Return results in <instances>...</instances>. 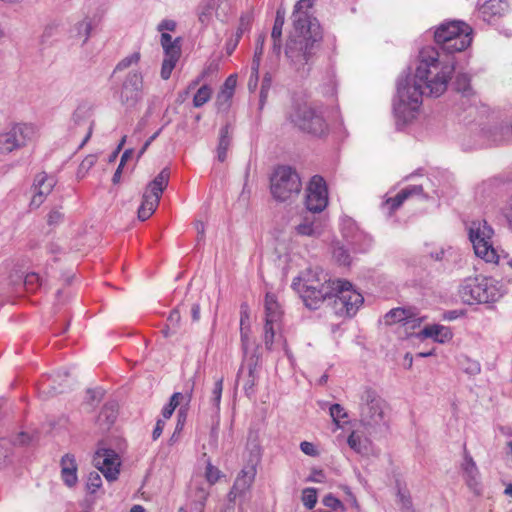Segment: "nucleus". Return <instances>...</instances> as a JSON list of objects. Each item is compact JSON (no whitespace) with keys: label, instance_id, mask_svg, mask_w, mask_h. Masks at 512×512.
<instances>
[{"label":"nucleus","instance_id":"nucleus-1","mask_svg":"<svg viewBox=\"0 0 512 512\" xmlns=\"http://www.w3.org/2000/svg\"><path fill=\"white\" fill-rule=\"evenodd\" d=\"M455 70L453 63H443L439 53L427 47L420 52V63L413 77L399 80L393 111L397 126L412 121L422 103L424 95L438 97L445 92Z\"/></svg>","mask_w":512,"mask_h":512},{"label":"nucleus","instance_id":"nucleus-2","mask_svg":"<svg viewBox=\"0 0 512 512\" xmlns=\"http://www.w3.org/2000/svg\"><path fill=\"white\" fill-rule=\"evenodd\" d=\"M313 5L314 0H299L295 4L292 13L294 32L285 49L290 67L301 76L309 72L323 37L318 20L310 13Z\"/></svg>","mask_w":512,"mask_h":512},{"label":"nucleus","instance_id":"nucleus-3","mask_svg":"<svg viewBox=\"0 0 512 512\" xmlns=\"http://www.w3.org/2000/svg\"><path fill=\"white\" fill-rule=\"evenodd\" d=\"M324 285L338 287V294H335V299L332 301V309L337 316L352 317L363 304V296L353 289L350 282L340 279L331 280L319 268L306 269L292 283L296 291L320 289Z\"/></svg>","mask_w":512,"mask_h":512},{"label":"nucleus","instance_id":"nucleus-4","mask_svg":"<svg viewBox=\"0 0 512 512\" xmlns=\"http://www.w3.org/2000/svg\"><path fill=\"white\" fill-rule=\"evenodd\" d=\"M434 38L445 52H461L472 42V28L462 21L443 23L435 31Z\"/></svg>","mask_w":512,"mask_h":512},{"label":"nucleus","instance_id":"nucleus-5","mask_svg":"<svg viewBox=\"0 0 512 512\" xmlns=\"http://www.w3.org/2000/svg\"><path fill=\"white\" fill-rule=\"evenodd\" d=\"M302 190L298 172L290 166H278L270 178V191L277 202H292Z\"/></svg>","mask_w":512,"mask_h":512},{"label":"nucleus","instance_id":"nucleus-6","mask_svg":"<svg viewBox=\"0 0 512 512\" xmlns=\"http://www.w3.org/2000/svg\"><path fill=\"white\" fill-rule=\"evenodd\" d=\"M288 117L300 130L314 136H323L328 130L323 109L306 102L294 104Z\"/></svg>","mask_w":512,"mask_h":512},{"label":"nucleus","instance_id":"nucleus-7","mask_svg":"<svg viewBox=\"0 0 512 512\" xmlns=\"http://www.w3.org/2000/svg\"><path fill=\"white\" fill-rule=\"evenodd\" d=\"M459 294L467 304L495 302L501 297L497 282L483 276L470 277L463 281Z\"/></svg>","mask_w":512,"mask_h":512},{"label":"nucleus","instance_id":"nucleus-8","mask_svg":"<svg viewBox=\"0 0 512 512\" xmlns=\"http://www.w3.org/2000/svg\"><path fill=\"white\" fill-rule=\"evenodd\" d=\"M38 136L36 126L28 123H15L0 133V152L11 153L19 150Z\"/></svg>","mask_w":512,"mask_h":512},{"label":"nucleus","instance_id":"nucleus-9","mask_svg":"<svg viewBox=\"0 0 512 512\" xmlns=\"http://www.w3.org/2000/svg\"><path fill=\"white\" fill-rule=\"evenodd\" d=\"M170 171L164 168L161 172L146 186L142 203L138 208V218L141 221L147 220L156 210L163 191L168 186Z\"/></svg>","mask_w":512,"mask_h":512},{"label":"nucleus","instance_id":"nucleus-10","mask_svg":"<svg viewBox=\"0 0 512 512\" xmlns=\"http://www.w3.org/2000/svg\"><path fill=\"white\" fill-rule=\"evenodd\" d=\"M359 415L364 426H376L384 418V400L372 388L365 387L359 395Z\"/></svg>","mask_w":512,"mask_h":512},{"label":"nucleus","instance_id":"nucleus-11","mask_svg":"<svg viewBox=\"0 0 512 512\" xmlns=\"http://www.w3.org/2000/svg\"><path fill=\"white\" fill-rule=\"evenodd\" d=\"M256 473L254 465L246 466L239 472L227 495L228 504L224 512H234L236 502H238L239 509L242 510V504L251 490Z\"/></svg>","mask_w":512,"mask_h":512},{"label":"nucleus","instance_id":"nucleus-12","mask_svg":"<svg viewBox=\"0 0 512 512\" xmlns=\"http://www.w3.org/2000/svg\"><path fill=\"white\" fill-rule=\"evenodd\" d=\"M468 232L475 254L483 260L493 259L494 248L491 242L493 229L487 222L485 220L471 222Z\"/></svg>","mask_w":512,"mask_h":512},{"label":"nucleus","instance_id":"nucleus-13","mask_svg":"<svg viewBox=\"0 0 512 512\" xmlns=\"http://www.w3.org/2000/svg\"><path fill=\"white\" fill-rule=\"evenodd\" d=\"M264 307V343L267 349H271L274 342L275 331L279 327V323L282 318V310L276 296L272 293L266 294Z\"/></svg>","mask_w":512,"mask_h":512},{"label":"nucleus","instance_id":"nucleus-14","mask_svg":"<svg viewBox=\"0 0 512 512\" xmlns=\"http://www.w3.org/2000/svg\"><path fill=\"white\" fill-rule=\"evenodd\" d=\"M161 46L164 51V59L161 67V78L168 80L181 56V38L172 39L166 32L161 34Z\"/></svg>","mask_w":512,"mask_h":512},{"label":"nucleus","instance_id":"nucleus-15","mask_svg":"<svg viewBox=\"0 0 512 512\" xmlns=\"http://www.w3.org/2000/svg\"><path fill=\"white\" fill-rule=\"evenodd\" d=\"M143 75L138 70L129 72L119 90V100L123 105L133 107L141 99Z\"/></svg>","mask_w":512,"mask_h":512},{"label":"nucleus","instance_id":"nucleus-16","mask_svg":"<svg viewBox=\"0 0 512 512\" xmlns=\"http://www.w3.org/2000/svg\"><path fill=\"white\" fill-rule=\"evenodd\" d=\"M306 207L311 213L323 211L328 204V191L324 179L315 175L307 187Z\"/></svg>","mask_w":512,"mask_h":512},{"label":"nucleus","instance_id":"nucleus-17","mask_svg":"<svg viewBox=\"0 0 512 512\" xmlns=\"http://www.w3.org/2000/svg\"><path fill=\"white\" fill-rule=\"evenodd\" d=\"M93 464L108 481H114L118 478L121 462L114 450H97L93 457Z\"/></svg>","mask_w":512,"mask_h":512},{"label":"nucleus","instance_id":"nucleus-18","mask_svg":"<svg viewBox=\"0 0 512 512\" xmlns=\"http://www.w3.org/2000/svg\"><path fill=\"white\" fill-rule=\"evenodd\" d=\"M259 361L260 358L256 354L245 356L244 362L238 371L237 379H243V389L247 396H252L255 392V386L259 379Z\"/></svg>","mask_w":512,"mask_h":512},{"label":"nucleus","instance_id":"nucleus-19","mask_svg":"<svg viewBox=\"0 0 512 512\" xmlns=\"http://www.w3.org/2000/svg\"><path fill=\"white\" fill-rule=\"evenodd\" d=\"M297 292L300 294L307 308L318 309L324 301L335 299V294H338V287L324 285V287L320 289L300 290Z\"/></svg>","mask_w":512,"mask_h":512},{"label":"nucleus","instance_id":"nucleus-20","mask_svg":"<svg viewBox=\"0 0 512 512\" xmlns=\"http://www.w3.org/2000/svg\"><path fill=\"white\" fill-rule=\"evenodd\" d=\"M324 230V221L313 213L303 216L301 222L295 226V231L298 235L315 238L320 237Z\"/></svg>","mask_w":512,"mask_h":512},{"label":"nucleus","instance_id":"nucleus-21","mask_svg":"<svg viewBox=\"0 0 512 512\" xmlns=\"http://www.w3.org/2000/svg\"><path fill=\"white\" fill-rule=\"evenodd\" d=\"M55 183L54 177L48 176L44 172L38 174L34 181V195L31 199V206L39 207L44 198L51 193Z\"/></svg>","mask_w":512,"mask_h":512},{"label":"nucleus","instance_id":"nucleus-22","mask_svg":"<svg viewBox=\"0 0 512 512\" xmlns=\"http://www.w3.org/2000/svg\"><path fill=\"white\" fill-rule=\"evenodd\" d=\"M462 470L463 477L469 489L476 495H479L481 492L479 470L473 458L468 453H465Z\"/></svg>","mask_w":512,"mask_h":512},{"label":"nucleus","instance_id":"nucleus-23","mask_svg":"<svg viewBox=\"0 0 512 512\" xmlns=\"http://www.w3.org/2000/svg\"><path fill=\"white\" fill-rule=\"evenodd\" d=\"M420 337L423 338H431L435 342L438 343H446L449 342L453 333L451 329L447 326L440 324L426 325L419 333Z\"/></svg>","mask_w":512,"mask_h":512},{"label":"nucleus","instance_id":"nucleus-24","mask_svg":"<svg viewBox=\"0 0 512 512\" xmlns=\"http://www.w3.org/2000/svg\"><path fill=\"white\" fill-rule=\"evenodd\" d=\"M209 486L205 483H194L190 490L192 508L195 512H204L206 501L210 495Z\"/></svg>","mask_w":512,"mask_h":512},{"label":"nucleus","instance_id":"nucleus-25","mask_svg":"<svg viewBox=\"0 0 512 512\" xmlns=\"http://www.w3.org/2000/svg\"><path fill=\"white\" fill-rule=\"evenodd\" d=\"M423 187L421 185H411L402 189L396 196L386 200L385 204L389 206L390 212L397 210L403 202L413 195H421Z\"/></svg>","mask_w":512,"mask_h":512},{"label":"nucleus","instance_id":"nucleus-26","mask_svg":"<svg viewBox=\"0 0 512 512\" xmlns=\"http://www.w3.org/2000/svg\"><path fill=\"white\" fill-rule=\"evenodd\" d=\"M95 21L90 17H85L81 21L77 22L71 29V36L82 40V44H85L90 38V34Z\"/></svg>","mask_w":512,"mask_h":512},{"label":"nucleus","instance_id":"nucleus-27","mask_svg":"<svg viewBox=\"0 0 512 512\" xmlns=\"http://www.w3.org/2000/svg\"><path fill=\"white\" fill-rule=\"evenodd\" d=\"M347 444L353 451L360 455H369L372 450L371 441L366 437H362L355 431H352L349 435Z\"/></svg>","mask_w":512,"mask_h":512},{"label":"nucleus","instance_id":"nucleus-28","mask_svg":"<svg viewBox=\"0 0 512 512\" xmlns=\"http://www.w3.org/2000/svg\"><path fill=\"white\" fill-rule=\"evenodd\" d=\"M232 132L229 124H226L220 130L219 143L217 147V158L220 162H224L227 158V151L231 145Z\"/></svg>","mask_w":512,"mask_h":512},{"label":"nucleus","instance_id":"nucleus-29","mask_svg":"<svg viewBox=\"0 0 512 512\" xmlns=\"http://www.w3.org/2000/svg\"><path fill=\"white\" fill-rule=\"evenodd\" d=\"M413 318H414V314L410 310H407L404 308L391 309L384 316L385 323L387 325H392V324L399 323V322L408 324L410 322H414Z\"/></svg>","mask_w":512,"mask_h":512},{"label":"nucleus","instance_id":"nucleus-30","mask_svg":"<svg viewBox=\"0 0 512 512\" xmlns=\"http://www.w3.org/2000/svg\"><path fill=\"white\" fill-rule=\"evenodd\" d=\"M341 232L343 237L350 243H356L362 236V233L358 230L356 222L349 217L342 218Z\"/></svg>","mask_w":512,"mask_h":512},{"label":"nucleus","instance_id":"nucleus-31","mask_svg":"<svg viewBox=\"0 0 512 512\" xmlns=\"http://www.w3.org/2000/svg\"><path fill=\"white\" fill-rule=\"evenodd\" d=\"M507 9V3L504 0H488L481 7V13L484 16H501Z\"/></svg>","mask_w":512,"mask_h":512},{"label":"nucleus","instance_id":"nucleus-32","mask_svg":"<svg viewBox=\"0 0 512 512\" xmlns=\"http://www.w3.org/2000/svg\"><path fill=\"white\" fill-rule=\"evenodd\" d=\"M237 84L236 75H230L224 82V85L217 96V101L219 103L224 102L227 103L233 96L234 90Z\"/></svg>","mask_w":512,"mask_h":512},{"label":"nucleus","instance_id":"nucleus-33","mask_svg":"<svg viewBox=\"0 0 512 512\" xmlns=\"http://www.w3.org/2000/svg\"><path fill=\"white\" fill-rule=\"evenodd\" d=\"M141 59V54L138 51L133 52L132 54L124 57L121 61L118 62L116 67L114 68L113 74L124 71L133 65H137Z\"/></svg>","mask_w":512,"mask_h":512},{"label":"nucleus","instance_id":"nucleus-34","mask_svg":"<svg viewBox=\"0 0 512 512\" xmlns=\"http://www.w3.org/2000/svg\"><path fill=\"white\" fill-rule=\"evenodd\" d=\"M333 258L338 264L343 266H348L351 263V256L348 250L339 243L333 247Z\"/></svg>","mask_w":512,"mask_h":512},{"label":"nucleus","instance_id":"nucleus-35","mask_svg":"<svg viewBox=\"0 0 512 512\" xmlns=\"http://www.w3.org/2000/svg\"><path fill=\"white\" fill-rule=\"evenodd\" d=\"M211 88L208 85H203L198 89L193 98V105L195 107H201L207 103L211 98Z\"/></svg>","mask_w":512,"mask_h":512},{"label":"nucleus","instance_id":"nucleus-36","mask_svg":"<svg viewBox=\"0 0 512 512\" xmlns=\"http://www.w3.org/2000/svg\"><path fill=\"white\" fill-rule=\"evenodd\" d=\"M486 262L495 263L500 266L504 271L512 270V257L508 254H498L494 249V257L491 260H485Z\"/></svg>","mask_w":512,"mask_h":512},{"label":"nucleus","instance_id":"nucleus-37","mask_svg":"<svg viewBox=\"0 0 512 512\" xmlns=\"http://www.w3.org/2000/svg\"><path fill=\"white\" fill-rule=\"evenodd\" d=\"M284 21H285L284 12L278 10L276 12L274 25H273L272 32H271L272 40H280L281 39Z\"/></svg>","mask_w":512,"mask_h":512},{"label":"nucleus","instance_id":"nucleus-38","mask_svg":"<svg viewBox=\"0 0 512 512\" xmlns=\"http://www.w3.org/2000/svg\"><path fill=\"white\" fill-rule=\"evenodd\" d=\"M263 47H264V38L259 37L256 43L255 53L251 64V70L256 74L259 72L260 61L263 55Z\"/></svg>","mask_w":512,"mask_h":512},{"label":"nucleus","instance_id":"nucleus-39","mask_svg":"<svg viewBox=\"0 0 512 512\" xmlns=\"http://www.w3.org/2000/svg\"><path fill=\"white\" fill-rule=\"evenodd\" d=\"M182 397L183 396L180 392H176L171 396L169 403L162 409V416L164 420L169 419L172 416L174 410L179 405V399Z\"/></svg>","mask_w":512,"mask_h":512},{"label":"nucleus","instance_id":"nucleus-40","mask_svg":"<svg viewBox=\"0 0 512 512\" xmlns=\"http://www.w3.org/2000/svg\"><path fill=\"white\" fill-rule=\"evenodd\" d=\"M302 501L307 509H312L317 503V491L315 488H306L302 492Z\"/></svg>","mask_w":512,"mask_h":512},{"label":"nucleus","instance_id":"nucleus-41","mask_svg":"<svg viewBox=\"0 0 512 512\" xmlns=\"http://www.w3.org/2000/svg\"><path fill=\"white\" fill-rule=\"evenodd\" d=\"M213 6L211 3L205 4L199 8L198 19L200 23L207 26L212 19Z\"/></svg>","mask_w":512,"mask_h":512},{"label":"nucleus","instance_id":"nucleus-42","mask_svg":"<svg viewBox=\"0 0 512 512\" xmlns=\"http://www.w3.org/2000/svg\"><path fill=\"white\" fill-rule=\"evenodd\" d=\"M220 475V470L217 467L213 466L210 462H208L205 470V477L209 487L219 480Z\"/></svg>","mask_w":512,"mask_h":512},{"label":"nucleus","instance_id":"nucleus-43","mask_svg":"<svg viewBox=\"0 0 512 512\" xmlns=\"http://www.w3.org/2000/svg\"><path fill=\"white\" fill-rule=\"evenodd\" d=\"M61 476L64 481V483L72 487L77 483V467H74L72 469L64 468L61 469Z\"/></svg>","mask_w":512,"mask_h":512},{"label":"nucleus","instance_id":"nucleus-44","mask_svg":"<svg viewBox=\"0 0 512 512\" xmlns=\"http://www.w3.org/2000/svg\"><path fill=\"white\" fill-rule=\"evenodd\" d=\"M41 285V278L37 273H29L25 276L24 286L27 291H35Z\"/></svg>","mask_w":512,"mask_h":512},{"label":"nucleus","instance_id":"nucleus-45","mask_svg":"<svg viewBox=\"0 0 512 512\" xmlns=\"http://www.w3.org/2000/svg\"><path fill=\"white\" fill-rule=\"evenodd\" d=\"M455 88L462 93L468 92L470 90V77L465 73H459L456 76Z\"/></svg>","mask_w":512,"mask_h":512},{"label":"nucleus","instance_id":"nucleus-46","mask_svg":"<svg viewBox=\"0 0 512 512\" xmlns=\"http://www.w3.org/2000/svg\"><path fill=\"white\" fill-rule=\"evenodd\" d=\"M330 416L335 424H339L341 419L347 418V413L340 404H333L331 405L330 409Z\"/></svg>","mask_w":512,"mask_h":512},{"label":"nucleus","instance_id":"nucleus-47","mask_svg":"<svg viewBox=\"0 0 512 512\" xmlns=\"http://www.w3.org/2000/svg\"><path fill=\"white\" fill-rule=\"evenodd\" d=\"M222 391H223V378H220L215 382L214 388L212 390L211 401L216 409H219V407H220Z\"/></svg>","mask_w":512,"mask_h":512},{"label":"nucleus","instance_id":"nucleus-48","mask_svg":"<svg viewBox=\"0 0 512 512\" xmlns=\"http://www.w3.org/2000/svg\"><path fill=\"white\" fill-rule=\"evenodd\" d=\"M102 485V480L98 472H91L88 476L87 488L92 492H96Z\"/></svg>","mask_w":512,"mask_h":512},{"label":"nucleus","instance_id":"nucleus-49","mask_svg":"<svg viewBox=\"0 0 512 512\" xmlns=\"http://www.w3.org/2000/svg\"><path fill=\"white\" fill-rule=\"evenodd\" d=\"M323 504L333 510L341 509L344 510L342 502L334 497L332 494H328L323 498Z\"/></svg>","mask_w":512,"mask_h":512},{"label":"nucleus","instance_id":"nucleus-50","mask_svg":"<svg viewBox=\"0 0 512 512\" xmlns=\"http://www.w3.org/2000/svg\"><path fill=\"white\" fill-rule=\"evenodd\" d=\"M249 333H250V326L240 327L241 345H242L244 357L247 356L248 348L250 346Z\"/></svg>","mask_w":512,"mask_h":512},{"label":"nucleus","instance_id":"nucleus-51","mask_svg":"<svg viewBox=\"0 0 512 512\" xmlns=\"http://www.w3.org/2000/svg\"><path fill=\"white\" fill-rule=\"evenodd\" d=\"M185 305L182 303L181 305H179L178 307H176L175 309H173L171 312H170V315L168 317V322L170 323V325L172 327H177L180 323V319H181V310L184 309Z\"/></svg>","mask_w":512,"mask_h":512},{"label":"nucleus","instance_id":"nucleus-52","mask_svg":"<svg viewBox=\"0 0 512 512\" xmlns=\"http://www.w3.org/2000/svg\"><path fill=\"white\" fill-rule=\"evenodd\" d=\"M250 311L247 303H242L240 306V327L250 326Z\"/></svg>","mask_w":512,"mask_h":512},{"label":"nucleus","instance_id":"nucleus-53","mask_svg":"<svg viewBox=\"0 0 512 512\" xmlns=\"http://www.w3.org/2000/svg\"><path fill=\"white\" fill-rule=\"evenodd\" d=\"M99 417H100V419L102 417H106L109 425L114 423V421L116 419V410L114 409V406L113 405H110V406L105 405V407L101 411Z\"/></svg>","mask_w":512,"mask_h":512},{"label":"nucleus","instance_id":"nucleus-54","mask_svg":"<svg viewBox=\"0 0 512 512\" xmlns=\"http://www.w3.org/2000/svg\"><path fill=\"white\" fill-rule=\"evenodd\" d=\"M97 162L96 155H88L86 156L79 166V171L87 172L89 171Z\"/></svg>","mask_w":512,"mask_h":512},{"label":"nucleus","instance_id":"nucleus-55","mask_svg":"<svg viewBox=\"0 0 512 512\" xmlns=\"http://www.w3.org/2000/svg\"><path fill=\"white\" fill-rule=\"evenodd\" d=\"M300 449L304 454L308 456H316L318 454L314 444L308 441L301 442Z\"/></svg>","mask_w":512,"mask_h":512},{"label":"nucleus","instance_id":"nucleus-56","mask_svg":"<svg viewBox=\"0 0 512 512\" xmlns=\"http://www.w3.org/2000/svg\"><path fill=\"white\" fill-rule=\"evenodd\" d=\"M74 467H77L74 456L71 454L64 455L61 459V469H72Z\"/></svg>","mask_w":512,"mask_h":512},{"label":"nucleus","instance_id":"nucleus-57","mask_svg":"<svg viewBox=\"0 0 512 512\" xmlns=\"http://www.w3.org/2000/svg\"><path fill=\"white\" fill-rule=\"evenodd\" d=\"M176 29V22L174 20L165 19L158 25L159 31H174Z\"/></svg>","mask_w":512,"mask_h":512},{"label":"nucleus","instance_id":"nucleus-58","mask_svg":"<svg viewBox=\"0 0 512 512\" xmlns=\"http://www.w3.org/2000/svg\"><path fill=\"white\" fill-rule=\"evenodd\" d=\"M164 426H165V421L162 419H158L156 422V425L154 427V430L152 432L153 440H156L161 436Z\"/></svg>","mask_w":512,"mask_h":512},{"label":"nucleus","instance_id":"nucleus-59","mask_svg":"<svg viewBox=\"0 0 512 512\" xmlns=\"http://www.w3.org/2000/svg\"><path fill=\"white\" fill-rule=\"evenodd\" d=\"M87 396H88V402L90 403H93L95 401H100L101 397H102V391L99 390V389H89L87 391Z\"/></svg>","mask_w":512,"mask_h":512},{"label":"nucleus","instance_id":"nucleus-60","mask_svg":"<svg viewBox=\"0 0 512 512\" xmlns=\"http://www.w3.org/2000/svg\"><path fill=\"white\" fill-rule=\"evenodd\" d=\"M160 131L161 130H158L152 136H150L149 139L146 140V142L144 143V145L142 146V148L138 152V155H137L138 159L145 153V151L151 145V143L158 137V135L160 134Z\"/></svg>","mask_w":512,"mask_h":512},{"label":"nucleus","instance_id":"nucleus-61","mask_svg":"<svg viewBox=\"0 0 512 512\" xmlns=\"http://www.w3.org/2000/svg\"><path fill=\"white\" fill-rule=\"evenodd\" d=\"M215 69H216V66H214V65H212V64H211V65H209L206 69H204V70H203V72L201 73V75H200L196 80H194V81L190 84L189 88H194V87H196V86L199 84V82H200L203 78H205V77L208 75V73H209L210 71L215 70Z\"/></svg>","mask_w":512,"mask_h":512},{"label":"nucleus","instance_id":"nucleus-62","mask_svg":"<svg viewBox=\"0 0 512 512\" xmlns=\"http://www.w3.org/2000/svg\"><path fill=\"white\" fill-rule=\"evenodd\" d=\"M399 497H400V502H401V509L403 512H410L411 510V507H412V503H411V500L406 497L404 494H402L401 492H399Z\"/></svg>","mask_w":512,"mask_h":512},{"label":"nucleus","instance_id":"nucleus-63","mask_svg":"<svg viewBox=\"0 0 512 512\" xmlns=\"http://www.w3.org/2000/svg\"><path fill=\"white\" fill-rule=\"evenodd\" d=\"M259 79V72L254 74L253 70H251V75L248 81V88L250 91H254L257 88Z\"/></svg>","mask_w":512,"mask_h":512},{"label":"nucleus","instance_id":"nucleus-64","mask_svg":"<svg viewBox=\"0 0 512 512\" xmlns=\"http://www.w3.org/2000/svg\"><path fill=\"white\" fill-rule=\"evenodd\" d=\"M270 89H265V88H261L260 90V95H259V110L261 111L264 106H265V103L267 101V97H268V92H269Z\"/></svg>","mask_w":512,"mask_h":512}]
</instances>
